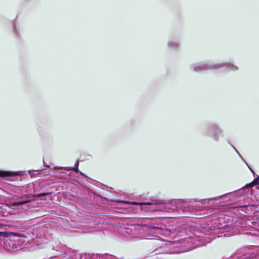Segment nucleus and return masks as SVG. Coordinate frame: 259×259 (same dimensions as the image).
I'll return each instance as SVG.
<instances>
[{"label":"nucleus","instance_id":"obj_10","mask_svg":"<svg viewBox=\"0 0 259 259\" xmlns=\"http://www.w3.org/2000/svg\"><path fill=\"white\" fill-rule=\"evenodd\" d=\"M168 46L171 49H176L179 47L180 43L176 40H170L168 42Z\"/></svg>","mask_w":259,"mask_h":259},{"label":"nucleus","instance_id":"obj_5","mask_svg":"<svg viewBox=\"0 0 259 259\" xmlns=\"http://www.w3.org/2000/svg\"><path fill=\"white\" fill-rule=\"evenodd\" d=\"M214 68H215L216 69L224 68L225 69H228L232 71H235L238 69V67L236 65L231 63H215Z\"/></svg>","mask_w":259,"mask_h":259},{"label":"nucleus","instance_id":"obj_15","mask_svg":"<svg viewBox=\"0 0 259 259\" xmlns=\"http://www.w3.org/2000/svg\"><path fill=\"white\" fill-rule=\"evenodd\" d=\"M48 193H41L38 195L39 197H42L48 195Z\"/></svg>","mask_w":259,"mask_h":259},{"label":"nucleus","instance_id":"obj_6","mask_svg":"<svg viewBox=\"0 0 259 259\" xmlns=\"http://www.w3.org/2000/svg\"><path fill=\"white\" fill-rule=\"evenodd\" d=\"M177 201H181L183 202L182 204L177 205L178 210L181 209L183 211H192L191 207V204L190 202H186L183 200H177Z\"/></svg>","mask_w":259,"mask_h":259},{"label":"nucleus","instance_id":"obj_11","mask_svg":"<svg viewBox=\"0 0 259 259\" xmlns=\"http://www.w3.org/2000/svg\"><path fill=\"white\" fill-rule=\"evenodd\" d=\"M218 199L217 198H213V200H217ZM211 200H212V199H203L201 201V203L202 204H205V203H208Z\"/></svg>","mask_w":259,"mask_h":259},{"label":"nucleus","instance_id":"obj_2","mask_svg":"<svg viewBox=\"0 0 259 259\" xmlns=\"http://www.w3.org/2000/svg\"><path fill=\"white\" fill-rule=\"evenodd\" d=\"M183 202L181 201L175 200L172 202L168 203L149 202L147 204L150 205V211H165L168 212L170 211H174L178 210L177 205H179L180 204H181Z\"/></svg>","mask_w":259,"mask_h":259},{"label":"nucleus","instance_id":"obj_14","mask_svg":"<svg viewBox=\"0 0 259 259\" xmlns=\"http://www.w3.org/2000/svg\"><path fill=\"white\" fill-rule=\"evenodd\" d=\"M254 185H259V177H257L253 182Z\"/></svg>","mask_w":259,"mask_h":259},{"label":"nucleus","instance_id":"obj_16","mask_svg":"<svg viewBox=\"0 0 259 259\" xmlns=\"http://www.w3.org/2000/svg\"><path fill=\"white\" fill-rule=\"evenodd\" d=\"M108 257V258H109V259H110V258H111V257H112V256H111L109 255H105L104 256V257Z\"/></svg>","mask_w":259,"mask_h":259},{"label":"nucleus","instance_id":"obj_17","mask_svg":"<svg viewBox=\"0 0 259 259\" xmlns=\"http://www.w3.org/2000/svg\"><path fill=\"white\" fill-rule=\"evenodd\" d=\"M62 168H63V167H54L55 169H62Z\"/></svg>","mask_w":259,"mask_h":259},{"label":"nucleus","instance_id":"obj_8","mask_svg":"<svg viewBox=\"0 0 259 259\" xmlns=\"http://www.w3.org/2000/svg\"><path fill=\"white\" fill-rule=\"evenodd\" d=\"M15 236H17V237H21V238H25L27 239L26 240V242H28L29 243H36L37 244H38V243H37L36 241L35 242L33 240H31V234L30 233H27L26 235V234H21V233H15Z\"/></svg>","mask_w":259,"mask_h":259},{"label":"nucleus","instance_id":"obj_7","mask_svg":"<svg viewBox=\"0 0 259 259\" xmlns=\"http://www.w3.org/2000/svg\"><path fill=\"white\" fill-rule=\"evenodd\" d=\"M209 130L212 132V135L215 139L218 138V135L222 133V130L215 124L210 125Z\"/></svg>","mask_w":259,"mask_h":259},{"label":"nucleus","instance_id":"obj_18","mask_svg":"<svg viewBox=\"0 0 259 259\" xmlns=\"http://www.w3.org/2000/svg\"><path fill=\"white\" fill-rule=\"evenodd\" d=\"M19 204H24L25 203V202H20L19 203Z\"/></svg>","mask_w":259,"mask_h":259},{"label":"nucleus","instance_id":"obj_4","mask_svg":"<svg viewBox=\"0 0 259 259\" xmlns=\"http://www.w3.org/2000/svg\"><path fill=\"white\" fill-rule=\"evenodd\" d=\"M215 64L198 63L194 65L193 70L196 72H199L208 69H216L214 68Z\"/></svg>","mask_w":259,"mask_h":259},{"label":"nucleus","instance_id":"obj_3","mask_svg":"<svg viewBox=\"0 0 259 259\" xmlns=\"http://www.w3.org/2000/svg\"><path fill=\"white\" fill-rule=\"evenodd\" d=\"M3 246L6 250L9 251H14L20 248L17 245L16 241L9 238L6 239L4 241Z\"/></svg>","mask_w":259,"mask_h":259},{"label":"nucleus","instance_id":"obj_1","mask_svg":"<svg viewBox=\"0 0 259 259\" xmlns=\"http://www.w3.org/2000/svg\"><path fill=\"white\" fill-rule=\"evenodd\" d=\"M148 221V222L144 225V228L149 230L153 234L152 236L157 237L159 238V239L149 238L147 236L145 237V238L147 239H155L156 240V244L159 246L160 248L164 247V246L169 245L170 244V241L165 240L160 236V235L165 236L168 235L169 232L167 230L164 229L161 224L156 223V221Z\"/></svg>","mask_w":259,"mask_h":259},{"label":"nucleus","instance_id":"obj_13","mask_svg":"<svg viewBox=\"0 0 259 259\" xmlns=\"http://www.w3.org/2000/svg\"><path fill=\"white\" fill-rule=\"evenodd\" d=\"M75 255V253L74 252H72L71 254L68 256V255L66 254L65 256L66 259H73V257Z\"/></svg>","mask_w":259,"mask_h":259},{"label":"nucleus","instance_id":"obj_9","mask_svg":"<svg viewBox=\"0 0 259 259\" xmlns=\"http://www.w3.org/2000/svg\"><path fill=\"white\" fill-rule=\"evenodd\" d=\"M19 172H12L10 171L0 170V177H15L17 176H21Z\"/></svg>","mask_w":259,"mask_h":259},{"label":"nucleus","instance_id":"obj_12","mask_svg":"<svg viewBox=\"0 0 259 259\" xmlns=\"http://www.w3.org/2000/svg\"><path fill=\"white\" fill-rule=\"evenodd\" d=\"M148 202H147L148 203ZM132 204H133V205H148L149 207H148L149 209L150 210V205L149 204H147V203H137V202H133L132 203Z\"/></svg>","mask_w":259,"mask_h":259}]
</instances>
